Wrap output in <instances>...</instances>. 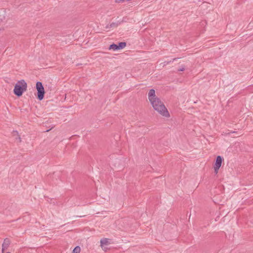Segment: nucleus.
I'll use <instances>...</instances> for the list:
<instances>
[{
    "label": "nucleus",
    "mask_w": 253,
    "mask_h": 253,
    "mask_svg": "<svg viewBox=\"0 0 253 253\" xmlns=\"http://www.w3.org/2000/svg\"><path fill=\"white\" fill-rule=\"evenodd\" d=\"M36 88L38 90L37 97L39 100H42L44 97V89L42 84L40 82H38L36 84Z\"/></svg>",
    "instance_id": "obj_3"
},
{
    "label": "nucleus",
    "mask_w": 253,
    "mask_h": 253,
    "mask_svg": "<svg viewBox=\"0 0 253 253\" xmlns=\"http://www.w3.org/2000/svg\"><path fill=\"white\" fill-rule=\"evenodd\" d=\"M6 253H10V252H7Z\"/></svg>",
    "instance_id": "obj_16"
},
{
    "label": "nucleus",
    "mask_w": 253,
    "mask_h": 253,
    "mask_svg": "<svg viewBox=\"0 0 253 253\" xmlns=\"http://www.w3.org/2000/svg\"><path fill=\"white\" fill-rule=\"evenodd\" d=\"M81 252V248L79 246L76 247L72 253H80Z\"/></svg>",
    "instance_id": "obj_9"
},
{
    "label": "nucleus",
    "mask_w": 253,
    "mask_h": 253,
    "mask_svg": "<svg viewBox=\"0 0 253 253\" xmlns=\"http://www.w3.org/2000/svg\"><path fill=\"white\" fill-rule=\"evenodd\" d=\"M117 26V24H116L115 23H112L110 24V27H116Z\"/></svg>",
    "instance_id": "obj_11"
},
{
    "label": "nucleus",
    "mask_w": 253,
    "mask_h": 253,
    "mask_svg": "<svg viewBox=\"0 0 253 253\" xmlns=\"http://www.w3.org/2000/svg\"><path fill=\"white\" fill-rule=\"evenodd\" d=\"M176 59H177V58H173V60H172V61H174L176 60Z\"/></svg>",
    "instance_id": "obj_14"
},
{
    "label": "nucleus",
    "mask_w": 253,
    "mask_h": 253,
    "mask_svg": "<svg viewBox=\"0 0 253 253\" xmlns=\"http://www.w3.org/2000/svg\"><path fill=\"white\" fill-rule=\"evenodd\" d=\"M100 246L103 248V247L109 244V239L107 238H103L100 241Z\"/></svg>",
    "instance_id": "obj_6"
},
{
    "label": "nucleus",
    "mask_w": 253,
    "mask_h": 253,
    "mask_svg": "<svg viewBox=\"0 0 253 253\" xmlns=\"http://www.w3.org/2000/svg\"><path fill=\"white\" fill-rule=\"evenodd\" d=\"M27 87V83L24 80L19 81L14 86V93L17 96H20L26 90Z\"/></svg>",
    "instance_id": "obj_2"
},
{
    "label": "nucleus",
    "mask_w": 253,
    "mask_h": 253,
    "mask_svg": "<svg viewBox=\"0 0 253 253\" xmlns=\"http://www.w3.org/2000/svg\"><path fill=\"white\" fill-rule=\"evenodd\" d=\"M126 46V43L125 42H119L118 46L119 49H123Z\"/></svg>",
    "instance_id": "obj_8"
},
{
    "label": "nucleus",
    "mask_w": 253,
    "mask_h": 253,
    "mask_svg": "<svg viewBox=\"0 0 253 253\" xmlns=\"http://www.w3.org/2000/svg\"><path fill=\"white\" fill-rule=\"evenodd\" d=\"M222 162V158L220 156H218L216 157L215 163L213 167L214 170L216 174L218 172V170L221 166Z\"/></svg>",
    "instance_id": "obj_4"
},
{
    "label": "nucleus",
    "mask_w": 253,
    "mask_h": 253,
    "mask_svg": "<svg viewBox=\"0 0 253 253\" xmlns=\"http://www.w3.org/2000/svg\"><path fill=\"white\" fill-rule=\"evenodd\" d=\"M184 70H185V68H184V67H182V68H180V69L178 70V71H184Z\"/></svg>",
    "instance_id": "obj_12"
},
{
    "label": "nucleus",
    "mask_w": 253,
    "mask_h": 253,
    "mask_svg": "<svg viewBox=\"0 0 253 253\" xmlns=\"http://www.w3.org/2000/svg\"><path fill=\"white\" fill-rule=\"evenodd\" d=\"M17 135V137H16V140H18V142H20L21 141V138L18 135V132L17 131H13V135Z\"/></svg>",
    "instance_id": "obj_10"
},
{
    "label": "nucleus",
    "mask_w": 253,
    "mask_h": 253,
    "mask_svg": "<svg viewBox=\"0 0 253 253\" xmlns=\"http://www.w3.org/2000/svg\"><path fill=\"white\" fill-rule=\"evenodd\" d=\"M148 96L149 100L155 110L164 117H169V114L163 102L156 96L154 89H151L148 92Z\"/></svg>",
    "instance_id": "obj_1"
},
{
    "label": "nucleus",
    "mask_w": 253,
    "mask_h": 253,
    "mask_svg": "<svg viewBox=\"0 0 253 253\" xmlns=\"http://www.w3.org/2000/svg\"><path fill=\"white\" fill-rule=\"evenodd\" d=\"M109 49L114 51L119 49L118 45L114 43L111 44L109 46Z\"/></svg>",
    "instance_id": "obj_7"
},
{
    "label": "nucleus",
    "mask_w": 253,
    "mask_h": 253,
    "mask_svg": "<svg viewBox=\"0 0 253 253\" xmlns=\"http://www.w3.org/2000/svg\"><path fill=\"white\" fill-rule=\"evenodd\" d=\"M10 245V241L8 239H5L3 243L2 244V247L3 249H7Z\"/></svg>",
    "instance_id": "obj_5"
},
{
    "label": "nucleus",
    "mask_w": 253,
    "mask_h": 253,
    "mask_svg": "<svg viewBox=\"0 0 253 253\" xmlns=\"http://www.w3.org/2000/svg\"><path fill=\"white\" fill-rule=\"evenodd\" d=\"M5 250H6V249H3V248L2 247L1 253H4V251H5Z\"/></svg>",
    "instance_id": "obj_13"
},
{
    "label": "nucleus",
    "mask_w": 253,
    "mask_h": 253,
    "mask_svg": "<svg viewBox=\"0 0 253 253\" xmlns=\"http://www.w3.org/2000/svg\"><path fill=\"white\" fill-rule=\"evenodd\" d=\"M170 62H171V61H169V62H168L167 63V64H169V63Z\"/></svg>",
    "instance_id": "obj_15"
}]
</instances>
